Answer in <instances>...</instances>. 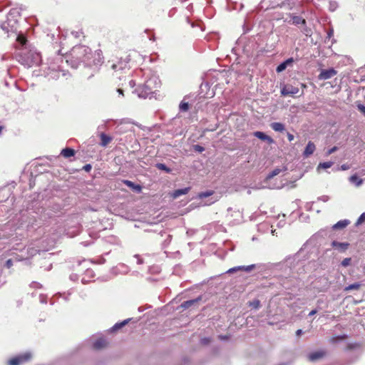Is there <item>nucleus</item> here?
<instances>
[{
  "label": "nucleus",
  "instance_id": "nucleus-42",
  "mask_svg": "<svg viewBox=\"0 0 365 365\" xmlns=\"http://www.w3.org/2000/svg\"><path fill=\"white\" fill-rule=\"evenodd\" d=\"M287 138L289 142H292L294 139V135H292L289 133H287Z\"/></svg>",
  "mask_w": 365,
  "mask_h": 365
},
{
  "label": "nucleus",
  "instance_id": "nucleus-44",
  "mask_svg": "<svg viewBox=\"0 0 365 365\" xmlns=\"http://www.w3.org/2000/svg\"><path fill=\"white\" fill-rule=\"evenodd\" d=\"M202 341L203 344H207L210 343V339L208 338H205Z\"/></svg>",
  "mask_w": 365,
  "mask_h": 365
},
{
  "label": "nucleus",
  "instance_id": "nucleus-47",
  "mask_svg": "<svg viewBox=\"0 0 365 365\" xmlns=\"http://www.w3.org/2000/svg\"><path fill=\"white\" fill-rule=\"evenodd\" d=\"M117 91H118V93L120 95H121L122 96H124L123 90V89H121V88H118Z\"/></svg>",
  "mask_w": 365,
  "mask_h": 365
},
{
  "label": "nucleus",
  "instance_id": "nucleus-15",
  "mask_svg": "<svg viewBox=\"0 0 365 365\" xmlns=\"http://www.w3.org/2000/svg\"><path fill=\"white\" fill-rule=\"evenodd\" d=\"M75 150L71 148H63L61 152V155L65 158L73 157L75 155Z\"/></svg>",
  "mask_w": 365,
  "mask_h": 365
},
{
  "label": "nucleus",
  "instance_id": "nucleus-34",
  "mask_svg": "<svg viewBox=\"0 0 365 365\" xmlns=\"http://www.w3.org/2000/svg\"><path fill=\"white\" fill-rule=\"evenodd\" d=\"M357 109L365 116V106L361 103L357 104Z\"/></svg>",
  "mask_w": 365,
  "mask_h": 365
},
{
  "label": "nucleus",
  "instance_id": "nucleus-36",
  "mask_svg": "<svg viewBox=\"0 0 365 365\" xmlns=\"http://www.w3.org/2000/svg\"><path fill=\"white\" fill-rule=\"evenodd\" d=\"M194 149L195 151H197L200 153H202V151L205 150V148L202 146L199 145H194Z\"/></svg>",
  "mask_w": 365,
  "mask_h": 365
},
{
  "label": "nucleus",
  "instance_id": "nucleus-41",
  "mask_svg": "<svg viewBox=\"0 0 365 365\" xmlns=\"http://www.w3.org/2000/svg\"><path fill=\"white\" fill-rule=\"evenodd\" d=\"M161 170H164L166 173H170V170L168 167H166L165 165L161 164Z\"/></svg>",
  "mask_w": 365,
  "mask_h": 365
},
{
  "label": "nucleus",
  "instance_id": "nucleus-21",
  "mask_svg": "<svg viewBox=\"0 0 365 365\" xmlns=\"http://www.w3.org/2000/svg\"><path fill=\"white\" fill-rule=\"evenodd\" d=\"M350 182L355 183L357 187L363 183V180L358 178L356 175H353L349 178Z\"/></svg>",
  "mask_w": 365,
  "mask_h": 365
},
{
  "label": "nucleus",
  "instance_id": "nucleus-25",
  "mask_svg": "<svg viewBox=\"0 0 365 365\" xmlns=\"http://www.w3.org/2000/svg\"><path fill=\"white\" fill-rule=\"evenodd\" d=\"M333 164H334V163L331 161L320 163L318 165L317 170H319L320 168H322V169L329 168L333 165Z\"/></svg>",
  "mask_w": 365,
  "mask_h": 365
},
{
  "label": "nucleus",
  "instance_id": "nucleus-16",
  "mask_svg": "<svg viewBox=\"0 0 365 365\" xmlns=\"http://www.w3.org/2000/svg\"><path fill=\"white\" fill-rule=\"evenodd\" d=\"M101 143L100 145L103 147L107 146L112 140V138L107 135L106 134L101 133L100 135Z\"/></svg>",
  "mask_w": 365,
  "mask_h": 365
},
{
  "label": "nucleus",
  "instance_id": "nucleus-12",
  "mask_svg": "<svg viewBox=\"0 0 365 365\" xmlns=\"http://www.w3.org/2000/svg\"><path fill=\"white\" fill-rule=\"evenodd\" d=\"M107 345L108 342L105 339L99 338L93 343V346L94 349L99 350L106 347Z\"/></svg>",
  "mask_w": 365,
  "mask_h": 365
},
{
  "label": "nucleus",
  "instance_id": "nucleus-13",
  "mask_svg": "<svg viewBox=\"0 0 365 365\" xmlns=\"http://www.w3.org/2000/svg\"><path fill=\"white\" fill-rule=\"evenodd\" d=\"M294 62V59L292 58H289L288 59H287L286 61H284V62H282V63H280L276 68V71L277 73H280L282 71H283L284 70L286 69V68L288 66H290L292 64V63Z\"/></svg>",
  "mask_w": 365,
  "mask_h": 365
},
{
  "label": "nucleus",
  "instance_id": "nucleus-22",
  "mask_svg": "<svg viewBox=\"0 0 365 365\" xmlns=\"http://www.w3.org/2000/svg\"><path fill=\"white\" fill-rule=\"evenodd\" d=\"M349 221L346 220H340L334 225V229H343L349 225Z\"/></svg>",
  "mask_w": 365,
  "mask_h": 365
},
{
  "label": "nucleus",
  "instance_id": "nucleus-8",
  "mask_svg": "<svg viewBox=\"0 0 365 365\" xmlns=\"http://www.w3.org/2000/svg\"><path fill=\"white\" fill-rule=\"evenodd\" d=\"M190 189V187H185L183 189H178L169 193V195L173 199H176L180 195L187 194Z\"/></svg>",
  "mask_w": 365,
  "mask_h": 365
},
{
  "label": "nucleus",
  "instance_id": "nucleus-30",
  "mask_svg": "<svg viewBox=\"0 0 365 365\" xmlns=\"http://www.w3.org/2000/svg\"><path fill=\"white\" fill-rule=\"evenodd\" d=\"M189 103L187 102L182 101L180 104V110L181 111L185 112L189 110Z\"/></svg>",
  "mask_w": 365,
  "mask_h": 365
},
{
  "label": "nucleus",
  "instance_id": "nucleus-4",
  "mask_svg": "<svg viewBox=\"0 0 365 365\" xmlns=\"http://www.w3.org/2000/svg\"><path fill=\"white\" fill-rule=\"evenodd\" d=\"M337 74V71L331 68L327 70L322 69L318 76L319 80L329 79Z\"/></svg>",
  "mask_w": 365,
  "mask_h": 365
},
{
  "label": "nucleus",
  "instance_id": "nucleus-26",
  "mask_svg": "<svg viewBox=\"0 0 365 365\" xmlns=\"http://www.w3.org/2000/svg\"><path fill=\"white\" fill-rule=\"evenodd\" d=\"M198 299H192V300H188V301H185L182 304V307H183L184 309H187V308H189L190 306H192V304H194L195 303L197 302H198Z\"/></svg>",
  "mask_w": 365,
  "mask_h": 365
},
{
  "label": "nucleus",
  "instance_id": "nucleus-20",
  "mask_svg": "<svg viewBox=\"0 0 365 365\" xmlns=\"http://www.w3.org/2000/svg\"><path fill=\"white\" fill-rule=\"evenodd\" d=\"M282 172V169L279 168H274L272 172H270L267 176L266 177L267 180H269L273 178L274 176L278 175Z\"/></svg>",
  "mask_w": 365,
  "mask_h": 365
},
{
  "label": "nucleus",
  "instance_id": "nucleus-29",
  "mask_svg": "<svg viewBox=\"0 0 365 365\" xmlns=\"http://www.w3.org/2000/svg\"><path fill=\"white\" fill-rule=\"evenodd\" d=\"M128 322V319H126V320H124L123 322H120V323H117L115 324L113 327V330H118L120 329V328H122L123 327H124L125 324H127Z\"/></svg>",
  "mask_w": 365,
  "mask_h": 365
},
{
  "label": "nucleus",
  "instance_id": "nucleus-33",
  "mask_svg": "<svg viewBox=\"0 0 365 365\" xmlns=\"http://www.w3.org/2000/svg\"><path fill=\"white\" fill-rule=\"evenodd\" d=\"M351 259L350 257L344 258L341 262V265L343 267H347L350 264Z\"/></svg>",
  "mask_w": 365,
  "mask_h": 365
},
{
  "label": "nucleus",
  "instance_id": "nucleus-27",
  "mask_svg": "<svg viewBox=\"0 0 365 365\" xmlns=\"http://www.w3.org/2000/svg\"><path fill=\"white\" fill-rule=\"evenodd\" d=\"M361 344L359 343H349L347 344L346 349V350H354L360 348Z\"/></svg>",
  "mask_w": 365,
  "mask_h": 365
},
{
  "label": "nucleus",
  "instance_id": "nucleus-50",
  "mask_svg": "<svg viewBox=\"0 0 365 365\" xmlns=\"http://www.w3.org/2000/svg\"><path fill=\"white\" fill-rule=\"evenodd\" d=\"M2 130H3V127L0 125V133H1Z\"/></svg>",
  "mask_w": 365,
  "mask_h": 365
},
{
  "label": "nucleus",
  "instance_id": "nucleus-45",
  "mask_svg": "<svg viewBox=\"0 0 365 365\" xmlns=\"http://www.w3.org/2000/svg\"><path fill=\"white\" fill-rule=\"evenodd\" d=\"M317 309H313L309 313V316H313L315 314H317Z\"/></svg>",
  "mask_w": 365,
  "mask_h": 365
},
{
  "label": "nucleus",
  "instance_id": "nucleus-35",
  "mask_svg": "<svg viewBox=\"0 0 365 365\" xmlns=\"http://www.w3.org/2000/svg\"><path fill=\"white\" fill-rule=\"evenodd\" d=\"M365 221V212L362 213L360 217L357 220L356 224L359 225L361 224Z\"/></svg>",
  "mask_w": 365,
  "mask_h": 365
},
{
  "label": "nucleus",
  "instance_id": "nucleus-10",
  "mask_svg": "<svg viewBox=\"0 0 365 365\" xmlns=\"http://www.w3.org/2000/svg\"><path fill=\"white\" fill-rule=\"evenodd\" d=\"M315 150H316V146H315L314 143L312 141H309V143H307V145L304 149L303 155L304 157L307 158V157L310 156L311 155H312L314 153V152L315 151Z\"/></svg>",
  "mask_w": 365,
  "mask_h": 365
},
{
  "label": "nucleus",
  "instance_id": "nucleus-3",
  "mask_svg": "<svg viewBox=\"0 0 365 365\" xmlns=\"http://www.w3.org/2000/svg\"><path fill=\"white\" fill-rule=\"evenodd\" d=\"M31 358V355L29 353H26L22 355H19L16 357L11 359L8 364L9 365H21L24 362L28 361Z\"/></svg>",
  "mask_w": 365,
  "mask_h": 365
},
{
  "label": "nucleus",
  "instance_id": "nucleus-19",
  "mask_svg": "<svg viewBox=\"0 0 365 365\" xmlns=\"http://www.w3.org/2000/svg\"><path fill=\"white\" fill-rule=\"evenodd\" d=\"M292 23L294 25H299V24L305 25L306 24V20L304 19H302L300 16H292Z\"/></svg>",
  "mask_w": 365,
  "mask_h": 365
},
{
  "label": "nucleus",
  "instance_id": "nucleus-1",
  "mask_svg": "<svg viewBox=\"0 0 365 365\" xmlns=\"http://www.w3.org/2000/svg\"><path fill=\"white\" fill-rule=\"evenodd\" d=\"M41 61V54L36 51L29 50L22 53L20 56L19 61L21 64L31 67L33 66H37Z\"/></svg>",
  "mask_w": 365,
  "mask_h": 365
},
{
  "label": "nucleus",
  "instance_id": "nucleus-39",
  "mask_svg": "<svg viewBox=\"0 0 365 365\" xmlns=\"http://www.w3.org/2000/svg\"><path fill=\"white\" fill-rule=\"evenodd\" d=\"M92 168V166L91 164H86L83 167V170H84L86 172H90Z\"/></svg>",
  "mask_w": 365,
  "mask_h": 365
},
{
  "label": "nucleus",
  "instance_id": "nucleus-6",
  "mask_svg": "<svg viewBox=\"0 0 365 365\" xmlns=\"http://www.w3.org/2000/svg\"><path fill=\"white\" fill-rule=\"evenodd\" d=\"M326 354H327L326 351L319 350V351L310 353L308 355V359L310 361H315L319 359H323L326 356Z\"/></svg>",
  "mask_w": 365,
  "mask_h": 365
},
{
  "label": "nucleus",
  "instance_id": "nucleus-28",
  "mask_svg": "<svg viewBox=\"0 0 365 365\" xmlns=\"http://www.w3.org/2000/svg\"><path fill=\"white\" fill-rule=\"evenodd\" d=\"M249 306L252 307V308L257 309L260 307V302L259 299H254L252 302H249Z\"/></svg>",
  "mask_w": 365,
  "mask_h": 365
},
{
  "label": "nucleus",
  "instance_id": "nucleus-37",
  "mask_svg": "<svg viewBox=\"0 0 365 365\" xmlns=\"http://www.w3.org/2000/svg\"><path fill=\"white\" fill-rule=\"evenodd\" d=\"M5 266H6L8 269L11 268V267L13 266V261H12V259H9L6 262Z\"/></svg>",
  "mask_w": 365,
  "mask_h": 365
},
{
  "label": "nucleus",
  "instance_id": "nucleus-7",
  "mask_svg": "<svg viewBox=\"0 0 365 365\" xmlns=\"http://www.w3.org/2000/svg\"><path fill=\"white\" fill-rule=\"evenodd\" d=\"M255 268V264H251L249 266H238V267H235L230 268V269L227 270V272L232 274L237 271L250 272Z\"/></svg>",
  "mask_w": 365,
  "mask_h": 365
},
{
  "label": "nucleus",
  "instance_id": "nucleus-43",
  "mask_svg": "<svg viewBox=\"0 0 365 365\" xmlns=\"http://www.w3.org/2000/svg\"><path fill=\"white\" fill-rule=\"evenodd\" d=\"M341 169L342 170H346L349 169V166L348 165H346V164H344V165H342L341 166Z\"/></svg>",
  "mask_w": 365,
  "mask_h": 365
},
{
  "label": "nucleus",
  "instance_id": "nucleus-9",
  "mask_svg": "<svg viewBox=\"0 0 365 365\" xmlns=\"http://www.w3.org/2000/svg\"><path fill=\"white\" fill-rule=\"evenodd\" d=\"M254 136L257 137V138L267 142L269 144L274 143V140L269 135H266L264 133L261 131H256L254 133Z\"/></svg>",
  "mask_w": 365,
  "mask_h": 365
},
{
  "label": "nucleus",
  "instance_id": "nucleus-11",
  "mask_svg": "<svg viewBox=\"0 0 365 365\" xmlns=\"http://www.w3.org/2000/svg\"><path fill=\"white\" fill-rule=\"evenodd\" d=\"M123 183L138 193H140L142 191V187L140 185L135 184L132 181L124 180H123Z\"/></svg>",
  "mask_w": 365,
  "mask_h": 365
},
{
  "label": "nucleus",
  "instance_id": "nucleus-17",
  "mask_svg": "<svg viewBox=\"0 0 365 365\" xmlns=\"http://www.w3.org/2000/svg\"><path fill=\"white\" fill-rule=\"evenodd\" d=\"M270 127L277 132H283L285 130V126L283 123L279 122H274L270 124Z\"/></svg>",
  "mask_w": 365,
  "mask_h": 365
},
{
  "label": "nucleus",
  "instance_id": "nucleus-51",
  "mask_svg": "<svg viewBox=\"0 0 365 365\" xmlns=\"http://www.w3.org/2000/svg\"><path fill=\"white\" fill-rule=\"evenodd\" d=\"M156 167H157L158 169H160V164H158H158H156Z\"/></svg>",
  "mask_w": 365,
  "mask_h": 365
},
{
  "label": "nucleus",
  "instance_id": "nucleus-2",
  "mask_svg": "<svg viewBox=\"0 0 365 365\" xmlns=\"http://www.w3.org/2000/svg\"><path fill=\"white\" fill-rule=\"evenodd\" d=\"M90 54L91 49L83 45H78L73 47L71 51L72 58L78 61H85L89 58Z\"/></svg>",
  "mask_w": 365,
  "mask_h": 365
},
{
  "label": "nucleus",
  "instance_id": "nucleus-23",
  "mask_svg": "<svg viewBox=\"0 0 365 365\" xmlns=\"http://www.w3.org/2000/svg\"><path fill=\"white\" fill-rule=\"evenodd\" d=\"M361 284L359 282L351 284L344 288L345 292H348L352 289L358 290L361 288Z\"/></svg>",
  "mask_w": 365,
  "mask_h": 365
},
{
  "label": "nucleus",
  "instance_id": "nucleus-52",
  "mask_svg": "<svg viewBox=\"0 0 365 365\" xmlns=\"http://www.w3.org/2000/svg\"><path fill=\"white\" fill-rule=\"evenodd\" d=\"M268 324H269V325H272V324H273V323H272V322H269Z\"/></svg>",
  "mask_w": 365,
  "mask_h": 365
},
{
  "label": "nucleus",
  "instance_id": "nucleus-46",
  "mask_svg": "<svg viewBox=\"0 0 365 365\" xmlns=\"http://www.w3.org/2000/svg\"><path fill=\"white\" fill-rule=\"evenodd\" d=\"M302 329H297L296 331V335L297 336H300L302 335Z\"/></svg>",
  "mask_w": 365,
  "mask_h": 365
},
{
  "label": "nucleus",
  "instance_id": "nucleus-40",
  "mask_svg": "<svg viewBox=\"0 0 365 365\" xmlns=\"http://www.w3.org/2000/svg\"><path fill=\"white\" fill-rule=\"evenodd\" d=\"M37 252H38V251L35 248H33V247L30 248L28 250V253L30 254L31 256L35 255Z\"/></svg>",
  "mask_w": 365,
  "mask_h": 365
},
{
  "label": "nucleus",
  "instance_id": "nucleus-49",
  "mask_svg": "<svg viewBox=\"0 0 365 365\" xmlns=\"http://www.w3.org/2000/svg\"><path fill=\"white\" fill-rule=\"evenodd\" d=\"M302 88H306L307 86H306V85H305V84L302 83Z\"/></svg>",
  "mask_w": 365,
  "mask_h": 365
},
{
  "label": "nucleus",
  "instance_id": "nucleus-53",
  "mask_svg": "<svg viewBox=\"0 0 365 365\" xmlns=\"http://www.w3.org/2000/svg\"><path fill=\"white\" fill-rule=\"evenodd\" d=\"M279 365H287V364H280Z\"/></svg>",
  "mask_w": 365,
  "mask_h": 365
},
{
  "label": "nucleus",
  "instance_id": "nucleus-48",
  "mask_svg": "<svg viewBox=\"0 0 365 365\" xmlns=\"http://www.w3.org/2000/svg\"><path fill=\"white\" fill-rule=\"evenodd\" d=\"M221 339H226L227 337L225 336H219Z\"/></svg>",
  "mask_w": 365,
  "mask_h": 365
},
{
  "label": "nucleus",
  "instance_id": "nucleus-14",
  "mask_svg": "<svg viewBox=\"0 0 365 365\" xmlns=\"http://www.w3.org/2000/svg\"><path fill=\"white\" fill-rule=\"evenodd\" d=\"M128 61H119L116 63H112L110 67L115 71L123 70L128 66Z\"/></svg>",
  "mask_w": 365,
  "mask_h": 365
},
{
  "label": "nucleus",
  "instance_id": "nucleus-38",
  "mask_svg": "<svg viewBox=\"0 0 365 365\" xmlns=\"http://www.w3.org/2000/svg\"><path fill=\"white\" fill-rule=\"evenodd\" d=\"M338 149V148L336 146H334L333 148H331V149H329L327 153V155H331V153H334L335 151H336Z\"/></svg>",
  "mask_w": 365,
  "mask_h": 365
},
{
  "label": "nucleus",
  "instance_id": "nucleus-32",
  "mask_svg": "<svg viewBox=\"0 0 365 365\" xmlns=\"http://www.w3.org/2000/svg\"><path fill=\"white\" fill-rule=\"evenodd\" d=\"M16 41L20 43L22 46L25 45L27 40L26 38V37H24V36L22 35H19L18 36L17 38H16Z\"/></svg>",
  "mask_w": 365,
  "mask_h": 365
},
{
  "label": "nucleus",
  "instance_id": "nucleus-18",
  "mask_svg": "<svg viewBox=\"0 0 365 365\" xmlns=\"http://www.w3.org/2000/svg\"><path fill=\"white\" fill-rule=\"evenodd\" d=\"M331 245L334 247H337V248H339L341 250L344 251L349 247V244L347 242H339L336 241H334V242H332Z\"/></svg>",
  "mask_w": 365,
  "mask_h": 365
},
{
  "label": "nucleus",
  "instance_id": "nucleus-5",
  "mask_svg": "<svg viewBox=\"0 0 365 365\" xmlns=\"http://www.w3.org/2000/svg\"><path fill=\"white\" fill-rule=\"evenodd\" d=\"M299 92L298 87L293 86L292 85H285L281 90L282 96H293L297 94Z\"/></svg>",
  "mask_w": 365,
  "mask_h": 365
},
{
  "label": "nucleus",
  "instance_id": "nucleus-24",
  "mask_svg": "<svg viewBox=\"0 0 365 365\" xmlns=\"http://www.w3.org/2000/svg\"><path fill=\"white\" fill-rule=\"evenodd\" d=\"M213 194H214L213 190H207L206 192H201L198 193L197 197L200 199H204V198H206V197H208L212 195Z\"/></svg>",
  "mask_w": 365,
  "mask_h": 365
},
{
  "label": "nucleus",
  "instance_id": "nucleus-31",
  "mask_svg": "<svg viewBox=\"0 0 365 365\" xmlns=\"http://www.w3.org/2000/svg\"><path fill=\"white\" fill-rule=\"evenodd\" d=\"M346 338H347V336L346 334H343V335L337 336L336 337H332L330 339V341L331 343H336L337 340H344Z\"/></svg>",
  "mask_w": 365,
  "mask_h": 365
}]
</instances>
